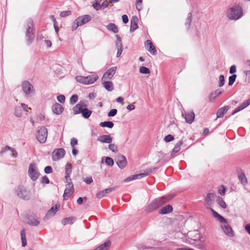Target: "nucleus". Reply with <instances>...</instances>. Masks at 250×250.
<instances>
[{"instance_id":"1","label":"nucleus","mask_w":250,"mask_h":250,"mask_svg":"<svg viewBox=\"0 0 250 250\" xmlns=\"http://www.w3.org/2000/svg\"><path fill=\"white\" fill-rule=\"evenodd\" d=\"M210 209L214 217L220 222L223 223L221 225V228L224 233L229 237H233L234 236V232L231 228L227 224V220L212 208H210Z\"/></svg>"},{"instance_id":"2","label":"nucleus","mask_w":250,"mask_h":250,"mask_svg":"<svg viewBox=\"0 0 250 250\" xmlns=\"http://www.w3.org/2000/svg\"><path fill=\"white\" fill-rule=\"evenodd\" d=\"M172 197L170 196H163L157 198L147 206L145 209V211L147 212H152L166 203Z\"/></svg>"},{"instance_id":"3","label":"nucleus","mask_w":250,"mask_h":250,"mask_svg":"<svg viewBox=\"0 0 250 250\" xmlns=\"http://www.w3.org/2000/svg\"><path fill=\"white\" fill-rule=\"evenodd\" d=\"M242 10L238 6H235L229 9L227 12L228 18L232 20H237L242 16Z\"/></svg>"},{"instance_id":"4","label":"nucleus","mask_w":250,"mask_h":250,"mask_svg":"<svg viewBox=\"0 0 250 250\" xmlns=\"http://www.w3.org/2000/svg\"><path fill=\"white\" fill-rule=\"evenodd\" d=\"M33 27L34 23L33 20L32 19L28 20L26 25V30L25 35L27 39V43L28 45H30L32 41L34 39Z\"/></svg>"},{"instance_id":"5","label":"nucleus","mask_w":250,"mask_h":250,"mask_svg":"<svg viewBox=\"0 0 250 250\" xmlns=\"http://www.w3.org/2000/svg\"><path fill=\"white\" fill-rule=\"evenodd\" d=\"M17 196L21 199L24 200H29L30 198V191L23 186L18 187L16 190Z\"/></svg>"},{"instance_id":"6","label":"nucleus","mask_w":250,"mask_h":250,"mask_svg":"<svg viewBox=\"0 0 250 250\" xmlns=\"http://www.w3.org/2000/svg\"><path fill=\"white\" fill-rule=\"evenodd\" d=\"M47 135V129L44 126L38 127L36 136L40 143L43 144L46 142Z\"/></svg>"},{"instance_id":"7","label":"nucleus","mask_w":250,"mask_h":250,"mask_svg":"<svg viewBox=\"0 0 250 250\" xmlns=\"http://www.w3.org/2000/svg\"><path fill=\"white\" fill-rule=\"evenodd\" d=\"M156 167L149 168L144 170L143 173L135 174L129 176L125 179V182H128L132 180L140 179L150 174L153 170H155Z\"/></svg>"},{"instance_id":"8","label":"nucleus","mask_w":250,"mask_h":250,"mask_svg":"<svg viewBox=\"0 0 250 250\" xmlns=\"http://www.w3.org/2000/svg\"><path fill=\"white\" fill-rule=\"evenodd\" d=\"M28 173L29 177L33 181H35L38 179L40 176V173L36 164L32 163L29 165Z\"/></svg>"},{"instance_id":"9","label":"nucleus","mask_w":250,"mask_h":250,"mask_svg":"<svg viewBox=\"0 0 250 250\" xmlns=\"http://www.w3.org/2000/svg\"><path fill=\"white\" fill-rule=\"evenodd\" d=\"M188 239H186L185 242L187 243L192 244L190 240L198 241L200 239V234L198 230L189 231L188 233Z\"/></svg>"},{"instance_id":"10","label":"nucleus","mask_w":250,"mask_h":250,"mask_svg":"<svg viewBox=\"0 0 250 250\" xmlns=\"http://www.w3.org/2000/svg\"><path fill=\"white\" fill-rule=\"evenodd\" d=\"M22 90L24 93L29 95L34 92L33 85L28 81H24L21 84Z\"/></svg>"},{"instance_id":"11","label":"nucleus","mask_w":250,"mask_h":250,"mask_svg":"<svg viewBox=\"0 0 250 250\" xmlns=\"http://www.w3.org/2000/svg\"><path fill=\"white\" fill-rule=\"evenodd\" d=\"M65 155V150L63 148L55 149L52 152V158L53 161H58L62 158Z\"/></svg>"},{"instance_id":"12","label":"nucleus","mask_w":250,"mask_h":250,"mask_svg":"<svg viewBox=\"0 0 250 250\" xmlns=\"http://www.w3.org/2000/svg\"><path fill=\"white\" fill-rule=\"evenodd\" d=\"M117 70V67H112L108 69L103 75L102 81L110 80L112 78Z\"/></svg>"},{"instance_id":"13","label":"nucleus","mask_w":250,"mask_h":250,"mask_svg":"<svg viewBox=\"0 0 250 250\" xmlns=\"http://www.w3.org/2000/svg\"><path fill=\"white\" fill-rule=\"evenodd\" d=\"M116 163L118 166L121 168H124L127 165V161L125 156L119 154L116 159Z\"/></svg>"},{"instance_id":"14","label":"nucleus","mask_w":250,"mask_h":250,"mask_svg":"<svg viewBox=\"0 0 250 250\" xmlns=\"http://www.w3.org/2000/svg\"><path fill=\"white\" fill-rule=\"evenodd\" d=\"M73 185L72 182H70L67 184V187L64 190L63 195V199L65 200H67L70 196L73 193Z\"/></svg>"},{"instance_id":"15","label":"nucleus","mask_w":250,"mask_h":250,"mask_svg":"<svg viewBox=\"0 0 250 250\" xmlns=\"http://www.w3.org/2000/svg\"><path fill=\"white\" fill-rule=\"evenodd\" d=\"M182 116L185 118L186 122L188 124H191L195 118L194 113L192 111H188L182 113Z\"/></svg>"},{"instance_id":"16","label":"nucleus","mask_w":250,"mask_h":250,"mask_svg":"<svg viewBox=\"0 0 250 250\" xmlns=\"http://www.w3.org/2000/svg\"><path fill=\"white\" fill-rule=\"evenodd\" d=\"M146 48L152 55H155L157 53V51L153 45L152 42L150 40H147L145 44Z\"/></svg>"},{"instance_id":"17","label":"nucleus","mask_w":250,"mask_h":250,"mask_svg":"<svg viewBox=\"0 0 250 250\" xmlns=\"http://www.w3.org/2000/svg\"><path fill=\"white\" fill-rule=\"evenodd\" d=\"M91 17L89 15H85L77 18V21L80 26H82L91 20Z\"/></svg>"},{"instance_id":"18","label":"nucleus","mask_w":250,"mask_h":250,"mask_svg":"<svg viewBox=\"0 0 250 250\" xmlns=\"http://www.w3.org/2000/svg\"><path fill=\"white\" fill-rule=\"evenodd\" d=\"M87 107V105L83 102H80L79 104H77L73 108V113L77 114L82 113L83 107Z\"/></svg>"},{"instance_id":"19","label":"nucleus","mask_w":250,"mask_h":250,"mask_svg":"<svg viewBox=\"0 0 250 250\" xmlns=\"http://www.w3.org/2000/svg\"><path fill=\"white\" fill-rule=\"evenodd\" d=\"M215 197L216 195L213 193H209L207 194L205 199V201L207 205L208 206V208L209 207H211L212 206Z\"/></svg>"},{"instance_id":"20","label":"nucleus","mask_w":250,"mask_h":250,"mask_svg":"<svg viewBox=\"0 0 250 250\" xmlns=\"http://www.w3.org/2000/svg\"><path fill=\"white\" fill-rule=\"evenodd\" d=\"M115 187H112L100 191L97 193L96 197L99 199L102 198L104 197L106 194L110 193L111 191L115 190Z\"/></svg>"},{"instance_id":"21","label":"nucleus","mask_w":250,"mask_h":250,"mask_svg":"<svg viewBox=\"0 0 250 250\" xmlns=\"http://www.w3.org/2000/svg\"><path fill=\"white\" fill-rule=\"evenodd\" d=\"M97 140L103 143L110 144L112 142V138L109 135L100 136Z\"/></svg>"},{"instance_id":"22","label":"nucleus","mask_w":250,"mask_h":250,"mask_svg":"<svg viewBox=\"0 0 250 250\" xmlns=\"http://www.w3.org/2000/svg\"><path fill=\"white\" fill-rule=\"evenodd\" d=\"M138 19L136 16L132 17L130 21V31L132 32L138 28Z\"/></svg>"},{"instance_id":"23","label":"nucleus","mask_w":250,"mask_h":250,"mask_svg":"<svg viewBox=\"0 0 250 250\" xmlns=\"http://www.w3.org/2000/svg\"><path fill=\"white\" fill-rule=\"evenodd\" d=\"M250 104V98L248 100L242 103L238 107H237L232 112V115H234L235 113L241 111L245 108L247 107Z\"/></svg>"},{"instance_id":"24","label":"nucleus","mask_w":250,"mask_h":250,"mask_svg":"<svg viewBox=\"0 0 250 250\" xmlns=\"http://www.w3.org/2000/svg\"><path fill=\"white\" fill-rule=\"evenodd\" d=\"M52 109L53 113L57 115L61 114L63 110L62 106L58 103L53 104Z\"/></svg>"},{"instance_id":"25","label":"nucleus","mask_w":250,"mask_h":250,"mask_svg":"<svg viewBox=\"0 0 250 250\" xmlns=\"http://www.w3.org/2000/svg\"><path fill=\"white\" fill-rule=\"evenodd\" d=\"M229 106H225L224 107L220 108L217 111V118H222L224 115L227 112V111L229 110Z\"/></svg>"},{"instance_id":"26","label":"nucleus","mask_w":250,"mask_h":250,"mask_svg":"<svg viewBox=\"0 0 250 250\" xmlns=\"http://www.w3.org/2000/svg\"><path fill=\"white\" fill-rule=\"evenodd\" d=\"M98 76L96 74H93L85 77L86 82L87 83L86 84L88 85L93 83L98 79Z\"/></svg>"},{"instance_id":"27","label":"nucleus","mask_w":250,"mask_h":250,"mask_svg":"<svg viewBox=\"0 0 250 250\" xmlns=\"http://www.w3.org/2000/svg\"><path fill=\"white\" fill-rule=\"evenodd\" d=\"M104 87L108 91H111L114 89V86L112 82L107 80L102 81Z\"/></svg>"},{"instance_id":"28","label":"nucleus","mask_w":250,"mask_h":250,"mask_svg":"<svg viewBox=\"0 0 250 250\" xmlns=\"http://www.w3.org/2000/svg\"><path fill=\"white\" fill-rule=\"evenodd\" d=\"M27 223L31 226H36L40 224V221L36 218L29 216L27 218Z\"/></svg>"},{"instance_id":"29","label":"nucleus","mask_w":250,"mask_h":250,"mask_svg":"<svg viewBox=\"0 0 250 250\" xmlns=\"http://www.w3.org/2000/svg\"><path fill=\"white\" fill-rule=\"evenodd\" d=\"M111 245V242L107 241L100 246L95 248L94 250H108Z\"/></svg>"},{"instance_id":"30","label":"nucleus","mask_w":250,"mask_h":250,"mask_svg":"<svg viewBox=\"0 0 250 250\" xmlns=\"http://www.w3.org/2000/svg\"><path fill=\"white\" fill-rule=\"evenodd\" d=\"M183 142L182 141H179L175 146L174 148L173 149L171 155L172 156H174V155L178 152L181 149V146L183 145Z\"/></svg>"},{"instance_id":"31","label":"nucleus","mask_w":250,"mask_h":250,"mask_svg":"<svg viewBox=\"0 0 250 250\" xmlns=\"http://www.w3.org/2000/svg\"><path fill=\"white\" fill-rule=\"evenodd\" d=\"M60 208L59 205H56L55 207H52L47 212L46 215L47 216H53L58 211Z\"/></svg>"},{"instance_id":"32","label":"nucleus","mask_w":250,"mask_h":250,"mask_svg":"<svg viewBox=\"0 0 250 250\" xmlns=\"http://www.w3.org/2000/svg\"><path fill=\"white\" fill-rule=\"evenodd\" d=\"M172 210V207L171 205H168L163 208L161 209L160 213L162 214H166L171 212Z\"/></svg>"},{"instance_id":"33","label":"nucleus","mask_w":250,"mask_h":250,"mask_svg":"<svg viewBox=\"0 0 250 250\" xmlns=\"http://www.w3.org/2000/svg\"><path fill=\"white\" fill-rule=\"evenodd\" d=\"M106 28L109 31H112L114 33L118 32V27L114 23H110L108 24L106 26Z\"/></svg>"},{"instance_id":"34","label":"nucleus","mask_w":250,"mask_h":250,"mask_svg":"<svg viewBox=\"0 0 250 250\" xmlns=\"http://www.w3.org/2000/svg\"><path fill=\"white\" fill-rule=\"evenodd\" d=\"M75 220V218L73 217H70L68 218H63L62 220V223L63 225L68 224H72Z\"/></svg>"},{"instance_id":"35","label":"nucleus","mask_w":250,"mask_h":250,"mask_svg":"<svg viewBox=\"0 0 250 250\" xmlns=\"http://www.w3.org/2000/svg\"><path fill=\"white\" fill-rule=\"evenodd\" d=\"M91 113L92 111L90 110L87 109L86 107H83L82 112L83 116L86 119L88 118L91 115Z\"/></svg>"},{"instance_id":"36","label":"nucleus","mask_w":250,"mask_h":250,"mask_svg":"<svg viewBox=\"0 0 250 250\" xmlns=\"http://www.w3.org/2000/svg\"><path fill=\"white\" fill-rule=\"evenodd\" d=\"M21 239L22 243V246L25 247L27 245L25 231L24 229H22L21 231Z\"/></svg>"},{"instance_id":"37","label":"nucleus","mask_w":250,"mask_h":250,"mask_svg":"<svg viewBox=\"0 0 250 250\" xmlns=\"http://www.w3.org/2000/svg\"><path fill=\"white\" fill-rule=\"evenodd\" d=\"M100 126L103 127H108L111 128L114 126V124L111 121H105L103 122H101L100 124Z\"/></svg>"},{"instance_id":"38","label":"nucleus","mask_w":250,"mask_h":250,"mask_svg":"<svg viewBox=\"0 0 250 250\" xmlns=\"http://www.w3.org/2000/svg\"><path fill=\"white\" fill-rule=\"evenodd\" d=\"M101 1L102 0H95L93 1L92 6L96 10L98 11L102 10L101 4H100Z\"/></svg>"},{"instance_id":"39","label":"nucleus","mask_w":250,"mask_h":250,"mask_svg":"<svg viewBox=\"0 0 250 250\" xmlns=\"http://www.w3.org/2000/svg\"><path fill=\"white\" fill-rule=\"evenodd\" d=\"M75 80L77 82L81 83L83 84H86L87 83L86 82L85 77L82 76H77L75 77Z\"/></svg>"},{"instance_id":"40","label":"nucleus","mask_w":250,"mask_h":250,"mask_svg":"<svg viewBox=\"0 0 250 250\" xmlns=\"http://www.w3.org/2000/svg\"><path fill=\"white\" fill-rule=\"evenodd\" d=\"M239 179L243 185H246L248 183L247 179L244 173H241L239 175Z\"/></svg>"},{"instance_id":"41","label":"nucleus","mask_w":250,"mask_h":250,"mask_svg":"<svg viewBox=\"0 0 250 250\" xmlns=\"http://www.w3.org/2000/svg\"><path fill=\"white\" fill-rule=\"evenodd\" d=\"M22 109L20 106H16L15 108V115L17 117H21L22 116Z\"/></svg>"},{"instance_id":"42","label":"nucleus","mask_w":250,"mask_h":250,"mask_svg":"<svg viewBox=\"0 0 250 250\" xmlns=\"http://www.w3.org/2000/svg\"><path fill=\"white\" fill-rule=\"evenodd\" d=\"M217 201L218 204L219 205V206L221 208H226V207H227L226 204L222 198H221V197L218 198Z\"/></svg>"},{"instance_id":"43","label":"nucleus","mask_w":250,"mask_h":250,"mask_svg":"<svg viewBox=\"0 0 250 250\" xmlns=\"http://www.w3.org/2000/svg\"><path fill=\"white\" fill-rule=\"evenodd\" d=\"M192 14L191 13H189L188 14L187 18L186 19V25L188 26V28L190 26V23L192 21Z\"/></svg>"},{"instance_id":"44","label":"nucleus","mask_w":250,"mask_h":250,"mask_svg":"<svg viewBox=\"0 0 250 250\" xmlns=\"http://www.w3.org/2000/svg\"><path fill=\"white\" fill-rule=\"evenodd\" d=\"M139 71L142 74H149L150 73V71L147 67L145 66H141L140 67Z\"/></svg>"},{"instance_id":"45","label":"nucleus","mask_w":250,"mask_h":250,"mask_svg":"<svg viewBox=\"0 0 250 250\" xmlns=\"http://www.w3.org/2000/svg\"><path fill=\"white\" fill-rule=\"evenodd\" d=\"M236 77H237V76L235 74H233L231 76L229 77V83H228V84L229 86H231L233 84V83H234V82L235 81Z\"/></svg>"},{"instance_id":"46","label":"nucleus","mask_w":250,"mask_h":250,"mask_svg":"<svg viewBox=\"0 0 250 250\" xmlns=\"http://www.w3.org/2000/svg\"><path fill=\"white\" fill-rule=\"evenodd\" d=\"M109 150L114 152H117L118 149L117 146L115 144H110L108 146Z\"/></svg>"},{"instance_id":"47","label":"nucleus","mask_w":250,"mask_h":250,"mask_svg":"<svg viewBox=\"0 0 250 250\" xmlns=\"http://www.w3.org/2000/svg\"><path fill=\"white\" fill-rule=\"evenodd\" d=\"M116 46L117 48L123 47L121 39L118 35H116Z\"/></svg>"},{"instance_id":"48","label":"nucleus","mask_w":250,"mask_h":250,"mask_svg":"<svg viewBox=\"0 0 250 250\" xmlns=\"http://www.w3.org/2000/svg\"><path fill=\"white\" fill-rule=\"evenodd\" d=\"M65 174L68 175H70L72 172V166L70 164H66L65 166Z\"/></svg>"},{"instance_id":"49","label":"nucleus","mask_w":250,"mask_h":250,"mask_svg":"<svg viewBox=\"0 0 250 250\" xmlns=\"http://www.w3.org/2000/svg\"><path fill=\"white\" fill-rule=\"evenodd\" d=\"M78 100V96L77 95H72L70 99V104H75Z\"/></svg>"},{"instance_id":"50","label":"nucleus","mask_w":250,"mask_h":250,"mask_svg":"<svg viewBox=\"0 0 250 250\" xmlns=\"http://www.w3.org/2000/svg\"><path fill=\"white\" fill-rule=\"evenodd\" d=\"M225 84V78L222 75H220L219 77V87L223 86Z\"/></svg>"},{"instance_id":"51","label":"nucleus","mask_w":250,"mask_h":250,"mask_svg":"<svg viewBox=\"0 0 250 250\" xmlns=\"http://www.w3.org/2000/svg\"><path fill=\"white\" fill-rule=\"evenodd\" d=\"M105 162L106 164L109 166H112L114 164V161L113 159L109 157H106Z\"/></svg>"},{"instance_id":"52","label":"nucleus","mask_w":250,"mask_h":250,"mask_svg":"<svg viewBox=\"0 0 250 250\" xmlns=\"http://www.w3.org/2000/svg\"><path fill=\"white\" fill-rule=\"evenodd\" d=\"M222 93V91L220 89H217L214 92L211 93V96H213V99H215L217 96L221 94Z\"/></svg>"},{"instance_id":"53","label":"nucleus","mask_w":250,"mask_h":250,"mask_svg":"<svg viewBox=\"0 0 250 250\" xmlns=\"http://www.w3.org/2000/svg\"><path fill=\"white\" fill-rule=\"evenodd\" d=\"M21 108L25 112H28L29 110H31L30 107H28V105L23 103L21 104Z\"/></svg>"},{"instance_id":"54","label":"nucleus","mask_w":250,"mask_h":250,"mask_svg":"<svg viewBox=\"0 0 250 250\" xmlns=\"http://www.w3.org/2000/svg\"><path fill=\"white\" fill-rule=\"evenodd\" d=\"M174 139V137L172 135H170V134L167 135L164 138V140L166 142H169L171 141H173Z\"/></svg>"},{"instance_id":"55","label":"nucleus","mask_w":250,"mask_h":250,"mask_svg":"<svg viewBox=\"0 0 250 250\" xmlns=\"http://www.w3.org/2000/svg\"><path fill=\"white\" fill-rule=\"evenodd\" d=\"M226 191V189L224 186H221L218 189L219 193L222 195H225Z\"/></svg>"},{"instance_id":"56","label":"nucleus","mask_w":250,"mask_h":250,"mask_svg":"<svg viewBox=\"0 0 250 250\" xmlns=\"http://www.w3.org/2000/svg\"><path fill=\"white\" fill-rule=\"evenodd\" d=\"M142 0H136V7L139 11L142 9Z\"/></svg>"},{"instance_id":"57","label":"nucleus","mask_w":250,"mask_h":250,"mask_svg":"<svg viewBox=\"0 0 250 250\" xmlns=\"http://www.w3.org/2000/svg\"><path fill=\"white\" fill-rule=\"evenodd\" d=\"M117 110L116 109H112L108 113V116L113 117L116 115Z\"/></svg>"},{"instance_id":"58","label":"nucleus","mask_w":250,"mask_h":250,"mask_svg":"<svg viewBox=\"0 0 250 250\" xmlns=\"http://www.w3.org/2000/svg\"><path fill=\"white\" fill-rule=\"evenodd\" d=\"M65 99V96L63 95H60L57 96V100L61 103H64Z\"/></svg>"},{"instance_id":"59","label":"nucleus","mask_w":250,"mask_h":250,"mask_svg":"<svg viewBox=\"0 0 250 250\" xmlns=\"http://www.w3.org/2000/svg\"><path fill=\"white\" fill-rule=\"evenodd\" d=\"M71 12L70 11H64L60 13V16L62 17H65L71 14Z\"/></svg>"},{"instance_id":"60","label":"nucleus","mask_w":250,"mask_h":250,"mask_svg":"<svg viewBox=\"0 0 250 250\" xmlns=\"http://www.w3.org/2000/svg\"><path fill=\"white\" fill-rule=\"evenodd\" d=\"M110 3V0L108 1L107 0H105L101 4L102 9L103 8H106L108 6L109 4Z\"/></svg>"},{"instance_id":"61","label":"nucleus","mask_w":250,"mask_h":250,"mask_svg":"<svg viewBox=\"0 0 250 250\" xmlns=\"http://www.w3.org/2000/svg\"><path fill=\"white\" fill-rule=\"evenodd\" d=\"M79 26H80V25H79V23L77 21V19H76L75 21H74V22L73 23V24L72 26V30H76L78 28V27Z\"/></svg>"},{"instance_id":"62","label":"nucleus","mask_w":250,"mask_h":250,"mask_svg":"<svg viewBox=\"0 0 250 250\" xmlns=\"http://www.w3.org/2000/svg\"><path fill=\"white\" fill-rule=\"evenodd\" d=\"M52 168L50 166H47L44 168V172L46 174L52 173Z\"/></svg>"},{"instance_id":"63","label":"nucleus","mask_w":250,"mask_h":250,"mask_svg":"<svg viewBox=\"0 0 250 250\" xmlns=\"http://www.w3.org/2000/svg\"><path fill=\"white\" fill-rule=\"evenodd\" d=\"M70 144L72 147H74L75 146L78 144V140L75 138H73L71 140Z\"/></svg>"},{"instance_id":"64","label":"nucleus","mask_w":250,"mask_h":250,"mask_svg":"<svg viewBox=\"0 0 250 250\" xmlns=\"http://www.w3.org/2000/svg\"><path fill=\"white\" fill-rule=\"evenodd\" d=\"M236 71V67L235 65H232L229 69V73L230 74H233Z\"/></svg>"}]
</instances>
